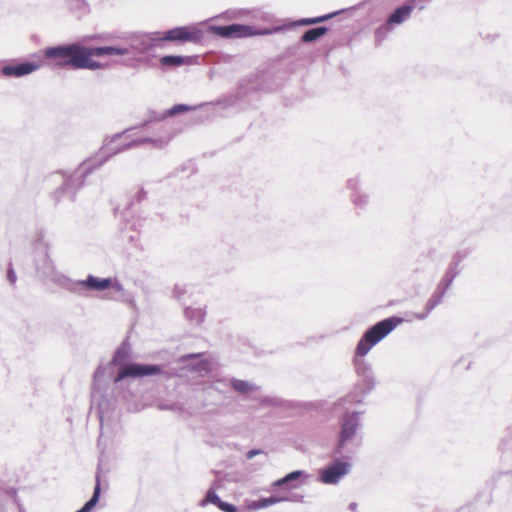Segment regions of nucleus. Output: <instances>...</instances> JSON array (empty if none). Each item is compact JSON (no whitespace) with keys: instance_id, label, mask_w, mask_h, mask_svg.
<instances>
[{"instance_id":"9d476101","label":"nucleus","mask_w":512,"mask_h":512,"mask_svg":"<svg viewBox=\"0 0 512 512\" xmlns=\"http://www.w3.org/2000/svg\"><path fill=\"white\" fill-rule=\"evenodd\" d=\"M351 464L336 460L319 471V480L324 484H337L350 471Z\"/></svg>"},{"instance_id":"79ce46f5","label":"nucleus","mask_w":512,"mask_h":512,"mask_svg":"<svg viewBox=\"0 0 512 512\" xmlns=\"http://www.w3.org/2000/svg\"><path fill=\"white\" fill-rule=\"evenodd\" d=\"M206 366H207V363H205V362H201V363L199 364V367L197 368V370H198L199 372H202V370H206V369H207V368H206Z\"/></svg>"},{"instance_id":"2f4dec72","label":"nucleus","mask_w":512,"mask_h":512,"mask_svg":"<svg viewBox=\"0 0 512 512\" xmlns=\"http://www.w3.org/2000/svg\"><path fill=\"white\" fill-rule=\"evenodd\" d=\"M157 407L159 410H170L175 412H180L182 410L181 406L178 403L161 402L158 404Z\"/></svg>"},{"instance_id":"473e14b6","label":"nucleus","mask_w":512,"mask_h":512,"mask_svg":"<svg viewBox=\"0 0 512 512\" xmlns=\"http://www.w3.org/2000/svg\"><path fill=\"white\" fill-rule=\"evenodd\" d=\"M218 508L223 512H238V508L235 505L225 501H222Z\"/></svg>"},{"instance_id":"6e6552de","label":"nucleus","mask_w":512,"mask_h":512,"mask_svg":"<svg viewBox=\"0 0 512 512\" xmlns=\"http://www.w3.org/2000/svg\"><path fill=\"white\" fill-rule=\"evenodd\" d=\"M354 366L356 374L359 378V381L356 385V390H358L360 394L364 396L371 392L376 385L373 369L372 366L363 357L357 356L356 353L354 357Z\"/></svg>"},{"instance_id":"4be33fe9","label":"nucleus","mask_w":512,"mask_h":512,"mask_svg":"<svg viewBox=\"0 0 512 512\" xmlns=\"http://www.w3.org/2000/svg\"><path fill=\"white\" fill-rule=\"evenodd\" d=\"M327 31L328 29L325 26H319L308 29L303 33L301 40L305 43L316 41L320 37L324 36L327 33Z\"/></svg>"},{"instance_id":"7c9ffc66","label":"nucleus","mask_w":512,"mask_h":512,"mask_svg":"<svg viewBox=\"0 0 512 512\" xmlns=\"http://www.w3.org/2000/svg\"><path fill=\"white\" fill-rule=\"evenodd\" d=\"M446 292L447 291L445 289H441V287L437 285L435 291L433 292L429 299L433 300L436 304L439 305L442 302Z\"/></svg>"},{"instance_id":"b1692460","label":"nucleus","mask_w":512,"mask_h":512,"mask_svg":"<svg viewBox=\"0 0 512 512\" xmlns=\"http://www.w3.org/2000/svg\"><path fill=\"white\" fill-rule=\"evenodd\" d=\"M100 493H101V486H100L99 477H97L96 485L94 487L92 497L84 504V506L81 509H79L76 512H90L98 503L99 498H100Z\"/></svg>"},{"instance_id":"4468645a","label":"nucleus","mask_w":512,"mask_h":512,"mask_svg":"<svg viewBox=\"0 0 512 512\" xmlns=\"http://www.w3.org/2000/svg\"><path fill=\"white\" fill-rule=\"evenodd\" d=\"M360 183L361 181L358 176L349 178L347 180V188L351 191L350 200L353 205L358 209H364L369 202V196L361 191Z\"/></svg>"},{"instance_id":"393cba45","label":"nucleus","mask_w":512,"mask_h":512,"mask_svg":"<svg viewBox=\"0 0 512 512\" xmlns=\"http://www.w3.org/2000/svg\"><path fill=\"white\" fill-rule=\"evenodd\" d=\"M290 498L288 497H278V496H270V497H267V498H262V499H259L257 501H254L253 502V507L255 509H262V508H267L269 506H272L274 504H277V503H280V502H283V501H289Z\"/></svg>"},{"instance_id":"f03ea898","label":"nucleus","mask_w":512,"mask_h":512,"mask_svg":"<svg viewBox=\"0 0 512 512\" xmlns=\"http://www.w3.org/2000/svg\"><path fill=\"white\" fill-rule=\"evenodd\" d=\"M44 56L47 59L58 60L56 66L59 68L95 71L104 67L102 63L91 58L89 47L77 42L48 47L44 50Z\"/></svg>"},{"instance_id":"58836bf2","label":"nucleus","mask_w":512,"mask_h":512,"mask_svg":"<svg viewBox=\"0 0 512 512\" xmlns=\"http://www.w3.org/2000/svg\"><path fill=\"white\" fill-rule=\"evenodd\" d=\"M260 453H262L261 450L252 449V450L247 452L246 457H247V459H252L254 456H256V455H258Z\"/></svg>"},{"instance_id":"a18cd8bd","label":"nucleus","mask_w":512,"mask_h":512,"mask_svg":"<svg viewBox=\"0 0 512 512\" xmlns=\"http://www.w3.org/2000/svg\"><path fill=\"white\" fill-rule=\"evenodd\" d=\"M265 402L268 403L269 405H274L275 404L274 400L266 399Z\"/></svg>"},{"instance_id":"0eeeda50","label":"nucleus","mask_w":512,"mask_h":512,"mask_svg":"<svg viewBox=\"0 0 512 512\" xmlns=\"http://www.w3.org/2000/svg\"><path fill=\"white\" fill-rule=\"evenodd\" d=\"M104 374H105V368L102 366H99L94 373L92 401H93V403L98 404V414H99V419H100L101 431H120L121 429H120L119 425H117V424L111 425V424H106L104 422L105 401L100 400V398H102V396H103L102 389H103L104 383H103L102 379L104 377Z\"/></svg>"},{"instance_id":"20e7f679","label":"nucleus","mask_w":512,"mask_h":512,"mask_svg":"<svg viewBox=\"0 0 512 512\" xmlns=\"http://www.w3.org/2000/svg\"><path fill=\"white\" fill-rule=\"evenodd\" d=\"M341 430L334 454L343 458H349L346 453H354L359 447L357 441V429L360 426V415L357 412L346 414L341 419Z\"/></svg>"},{"instance_id":"a19ab883","label":"nucleus","mask_w":512,"mask_h":512,"mask_svg":"<svg viewBox=\"0 0 512 512\" xmlns=\"http://www.w3.org/2000/svg\"><path fill=\"white\" fill-rule=\"evenodd\" d=\"M173 293H174V296L179 299L181 297L182 293H183V290L180 289V287L176 286L174 288V292Z\"/></svg>"},{"instance_id":"de8ad7c7","label":"nucleus","mask_w":512,"mask_h":512,"mask_svg":"<svg viewBox=\"0 0 512 512\" xmlns=\"http://www.w3.org/2000/svg\"><path fill=\"white\" fill-rule=\"evenodd\" d=\"M221 383H222V382H217V383L214 385V386H215V388H216V389L221 388V385H219V384H221Z\"/></svg>"},{"instance_id":"1a4fd4ad","label":"nucleus","mask_w":512,"mask_h":512,"mask_svg":"<svg viewBox=\"0 0 512 512\" xmlns=\"http://www.w3.org/2000/svg\"><path fill=\"white\" fill-rule=\"evenodd\" d=\"M203 38V32L195 27L180 26L170 29L163 36H158L159 40L180 42V43H198Z\"/></svg>"},{"instance_id":"6ab92c4d","label":"nucleus","mask_w":512,"mask_h":512,"mask_svg":"<svg viewBox=\"0 0 512 512\" xmlns=\"http://www.w3.org/2000/svg\"><path fill=\"white\" fill-rule=\"evenodd\" d=\"M305 476V472L302 471V470H295V471H292L290 473H288L287 475H285L284 477L276 480L274 483H273V486L274 487H282V486H287V488L289 489H295L299 486V484L297 483V480L301 477Z\"/></svg>"},{"instance_id":"2eb2a0df","label":"nucleus","mask_w":512,"mask_h":512,"mask_svg":"<svg viewBox=\"0 0 512 512\" xmlns=\"http://www.w3.org/2000/svg\"><path fill=\"white\" fill-rule=\"evenodd\" d=\"M463 257L459 254L455 255L450 262L446 272L444 273L442 279L438 283V286L441 287V289H445L446 291L451 287L453 284L454 279L460 274V263L462 261Z\"/></svg>"},{"instance_id":"49530a36","label":"nucleus","mask_w":512,"mask_h":512,"mask_svg":"<svg viewBox=\"0 0 512 512\" xmlns=\"http://www.w3.org/2000/svg\"><path fill=\"white\" fill-rule=\"evenodd\" d=\"M221 383H222V382H217V383L214 385V386H215V388H216V389L221 388V385H219V384H221Z\"/></svg>"},{"instance_id":"39448f33","label":"nucleus","mask_w":512,"mask_h":512,"mask_svg":"<svg viewBox=\"0 0 512 512\" xmlns=\"http://www.w3.org/2000/svg\"><path fill=\"white\" fill-rule=\"evenodd\" d=\"M402 321V318L393 316L383 319L367 329L356 346L357 356L367 355L373 346L391 333Z\"/></svg>"},{"instance_id":"8fccbe9b","label":"nucleus","mask_w":512,"mask_h":512,"mask_svg":"<svg viewBox=\"0 0 512 512\" xmlns=\"http://www.w3.org/2000/svg\"><path fill=\"white\" fill-rule=\"evenodd\" d=\"M101 438H102V434L100 435L99 439H98V443L100 444L101 442Z\"/></svg>"},{"instance_id":"dca6fc26","label":"nucleus","mask_w":512,"mask_h":512,"mask_svg":"<svg viewBox=\"0 0 512 512\" xmlns=\"http://www.w3.org/2000/svg\"><path fill=\"white\" fill-rule=\"evenodd\" d=\"M35 265L38 272H40L43 276L50 278L52 281L59 285V283L55 279L63 275L56 271L53 261L49 257L47 250L44 251L43 262L40 263L37 260Z\"/></svg>"},{"instance_id":"423d86ee","label":"nucleus","mask_w":512,"mask_h":512,"mask_svg":"<svg viewBox=\"0 0 512 512\" xmlns=\"http://www.w3.org/2000/svg\"><path fill=\"white\" fill-rule=\"evenodd\" d=\"M59 286L67 291L81 294L84 289L90 291H103L112 288L118 292L123 290V286L111 278H98L94 275H88L85 280H72L66 276H59L55 279Z\"/></svg>"},{"instance_id":"a211bd4d","label":"nucleus","mask_w":512,"mask_h":512,"mask_svg":"<svg viewBox=\"0 0 512 512\" xmlns=\"http://www.w3.org/2000/svg\"><path fill=\"white\" fill-rule=\"evenodd\" d=\"M413 11V7L407 1L404 5L397 7L388 17L387 24H401L403 23Z\"/></svg>"},{"instance_id":"72a5a7b5","label":"nucleus","mask_w":512,"mask_h":512,"mask_svg":"<svg viewBox=\"0 0 512 512\" xmlns=\"http://www.w3.org/2000/svg\"><path fill=\"white\" fill-rule=\"evenodd\" d=\"M410 5L413 7V9H419L423 10L425 9L426 3L430 2L431 0H407Z\"/></svg>"},{"instance_id":"c756f323","label":"nucleus","mask_w":512,"mask_h":512,"mask_svg":"<svg viewBox=\"0 0 512 512\" xmlns=\"http://www.w3.org/2000/svg\"><path fill=\"white\" fill-rule=\"evenodd\" d=\"M194 109V107H191L189 105H186V104H177V105H174L172 108L168 109L166 112H165V116H174V115H177L179 113H182V112H185V111H190Z\"/></svg>"},{"instance_id":"37998d69","label":"nucleus","mask_w":512,"mask_h":512,"mask_svg":"<svg viewBox=\"0 0 512 512\" xmlns=\"http://www.w3.org/2000/svg\"><path fill=\"white\" fill-rule=\"evenodd\" d=\"M13 491H10V490H4L2 492H0V496H2L3 494H5L7 497H10L11 494H12Z\"/></svg>"},{"instance_id":"bb28decb","label":"nucleus","mask_w":512,"mask_h":512,"mask_svg":"<svg viewBox=\"0 0 512 512\" xmlns=\"http://www.w3.org/2000/svg\"><path fill=\"white\" fill-rule=\"evenodd\" d=\"M222 502L221 498L217 495L214 488H210L207 492L205 497L200 501L199 505L202 507H205L208 504H214L217 507Z\"/></svg>"},{"instance_id":"ddd939ff","label":"nucleus","mask_w":512,"mask_h":512,"mask_svg":"<svg viewBox=\"0 0 512 512\" xmlns=\"http://www.w3.org/2000/svg\"><path fill=\"white\" fill-rule=\"evenodd\" d=\"M40 68V64L30 61L10 63L2 67L1 72L6 77H23Z\"/></svg>"},{"instance_id":"f257e3e1","label":"nucleus","mask_w":512,"mask_h":512,"mask_svg":"<svg viewBox=\"0 0 512 512\" xmlns=\"http://www.w3.org/2000/svg\"><path fill=\"white\" fill-rule=\"evenodd\" d=\"M130 131L131 129H126L112 136H106L99 151L94 156L84 160L73 173L56 172L51 175L52 181L60 183V186L51 194L53 200L60 202L64 198H68L73 201L77 191L85 184L86 178L114 155L146 144L161 148L167 143L164 140L149 137L129 140L128 133Z\"/></svg>"},{"instance_id":"cd10ccee","label":"nucleus","mask_w":512,"mask_h":512,"mask_svg":"<svg viewBox=\"0 0 512 512\" xmlns=\"http://www.w3.org/2000/svg\"><path fill=\"white\" fill-rule=\"evenodd\" d=\"M231 386L239 393H246L255 389V386L248 381L232 379Z\"/></svg>"},{"instance_id":"5701e85b","label":"nucleus","mask_w":512,"mask_h":512,"mask_svg":"<svg viewBox=\"0 0 512 512\" xmlns=\"http://www.w3.org/2000/svg\"><path fill=\"white\" fill-rule=\"evenodd\" d=\"M100 493H101V486H100L99 477H97L96 485L94 487L92 497L84 504V506L81 509H79L76 512H90L98 503L99 498H100Z\"/></svg>"},{"instance_id":"f8f14e48","label":"nucleus","mask_w":512,"mask_h":512,"mask_svg":"<svg viewBox=\"0 0 512 512\" xmlns=\"http://www.w3.org/2000/svg\"><path fill=\"white\" fill-rule=\"evenodd\" d=\"M159 33L150 35H134L129 39L128 48H130V54H144L154 47L155 41L158 39Z\"/></svg>"},{"instance_id":"e433bc0d","label":"nucleus","mask_w":512,"mask_h":512,"mask_svg":"<svg viewBox=\"0 0 512 512\" xmlns=\"http://www.w3.org/2000/svg\"><path fill=\"white\" fill-rule=\"evenodd\" d=\"M438 306L433 300H428L425 306V310L427 313H430L433 309H435Z\"/></svg>"},{"instance_id":"4c0bfd02","label":"nucleus","mask_w":512,"mask_h":512,"mask_svg":"<svg viewBox=\"0 0 512 512\" xmlns=\"http://www.w3.org/2000/svg\"><path fill=\"white\" fill-rule=\"evenodd\" d=\"M201 354H186L180 358V362H186L192 358L199 357Z\"/></svg>"},{"instance_id":"c85d7f7f","label":"nucleus","mask_w":512,"mask_h":512,"mask_svg":"<svg viewBox=\"0 0 512 512\" xmlns=\"http://www.w3.org/2000/svg\"><path fill=\"white\" fill-rule=\"evenodd\" d=\"M337 14V12H334V13H331V14H327V15H323V16H319V17H315V18H302L298 21V24L299 25H313V24H317V23H321V22H324L328 19H331L333 16H335Z\"/></svg>"},{"instance_id":"c03bdc74","label":"nucleus","mask_w":512,"mask_h":512,"mask_svg":"<svg viewBox=\"0 0 512 512\" xmlns=\"http://www.w3.org/2000/svg\"><path fill=\"white\" fill-rule=\"evenodd\" d=\"M349 509H350L351 511H356V509H357V504H356L355 502L350 503V505H349Z\"/></svg>"},{"instance_id":"412c9836","label":"nucleus","mask_w":512,"mask_h":512,"mask_svg":"<svg viewBox=\"0 0 512 512\" xmlns=\"http://www.w3.org/2000/svg\"><path fill=\"white\" fill-rule=\"evenodd\" d=\"M160 63L162 66L179 67L184 64H192L193 57L180 55H165L160 58Z\"/></svg>"},{"instance_id":"09e8293b","label":"nucleus","mask_w":512,"mask_h":512,"mask_svg":"<svg viewBox=\"0 0 512 512\" xmlns=\"http://www.w3.org/2000/svg\"><path fill=\"white\" fill-rule=\"evenodd\" d=\"M506 431L510 433L512 431V427H508Z\"/></svg>"},{"instance_id":"aec40b11","label":"nucleus","mask_w":512,"mask_h":512,"mask_svg":"<svg viewBox=\"0 0 512 512\" xmlns=\"http://www.w3.org/2000/svg\"><path fill=\"white\" fill-rule=\"evenodd\" d=\"M500 450L501 460L507 468L506 472H512V439H502Z\"/></svg>"},{"instance_id":"f3484780","label":"nucleus","mask_w":512,"mask_h":512,"mask_svg":"<svg viewBox=\"0 0 512 512\" xmlns=\"http://www.w3.org/2000/svg\"><path fill=\"white\" fill-rule=\"evenodd\" d=\"M91 58L93 56L102 57L105 55H129L130 48L124 46H101V47H89Z\"/></svg>"},{"instance_id":"f704fd0d","label":"nucleus","mask_w":512,"mask_h":512,"mask_svg":"<svg viewBox=\"0 0 512 512\" xmlns=\"http://www.w3.org/2000/svg\"><path fill=\"white\" fill-rule=\"evenodd\" d=\"M7 279L11 284H14L17 280V276L12 267L7 270Z\"/></svg>"},{"instance_id":"c9c22d12","label":"nucleus","mask_w":512,"mask_h":512,"mask_svg":"<svg viewBox=\"0 0 512 512\" xmlns=\"http://www.w3.org/2000/svg\"><path fill=\"white\" fill-rule=\"evenodd\" d=\"M146 197H147V192L143 188H141L136 194V199L138 202L145 200Z\"/></svg>"},{"instance_id":"ea45409f","label":"nucleus","mask_w":512,"mask_h":512,"mask_svg":"<svg viewBox=\"0 0 512 512\" xmlns=\"http://www.w3.org/2000/svg\"><path fill=\"white\" fill-rule=\"evenodd\" d=\"M429 315V313H427V311L425 310L424 312L422 313H417L415 314V317L416 319L418 320H424L425 318H427V316Z\"/></svg>"},{"instance_id":"7ed1b4c3","label":"nucleus","mask_w":512,"mask_h":512,"mask_svg":"<svg viewBox=\"0 0 512 512\" xmlns=\"http://www.w3.org/2000/svg\"><path fill=\"white\" fill-rule=\"evenodd\" d=\"M130 345L124 341L115 351L113 358L110 362L112 365H121L118 375L114 378V383H119L123 379L132 377H145L158 375L162 372V367L157 364H140L130 363L124 364L130 357Z\"/></svg>"},{"instance_id":"9b49d317","label":"nucleus","mask_w":512,"mask_h":512,"mask_svg":"<svg viewBox=\"0 0 512 512\" xmlns=\"http://www.w3.org/2000/svg\"><path fill=\"white\" fill-rule=\"evenodd\" d=\"M210 30L213 34L223 38H242L256 34L251 26L244 24L213 25Z\"/></svg>"},{"instance_id":"a878e982","label":"nucleus","mask_w":512,"mask_h":512,"mask_svg":"<svg viewBox=\"0 0 512 512\" xmlns=\"http://www.w3.org/2000/svg\"><path fill=\"white\" fill-rule=\"evenodd\" d=\"M184 313L186 318L194 324L202 323L205 318V311L200 308L187 307Z\"/></svg>"}]
</instances>
